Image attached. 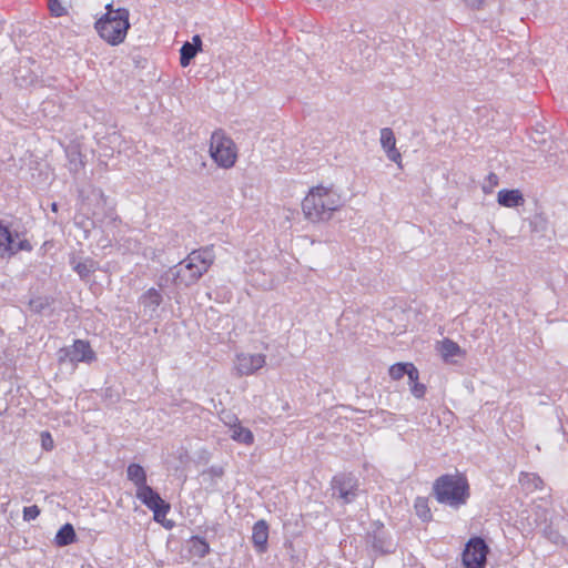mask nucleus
Instances as JSON below:
<instances>
[{"label":"nucleus","instance_id":"f257e3e1","mask_svg":"<svg viewBox=\"0 0 568 568\" xmlns=\"http://www.w3.org/2000/svg\"><path fill=\"white\" fill-rule=\"evenodd\" d=\"M343 205L342 196L333 187L323 184L311 187L301 204L305 220L313 224L331 220Z\"/></svg>","mask_w":568,"mask_h":568},{"label":"nucleus","instance_id":"f03ea898","mask_svg":"<svg viewBox=\"0 0 568 568\" xmlns=\"http://www.w3.org/2000/svg\"><path fill=\"white\" fill-rule=\"evenodd\" d=\"M104 9L105 12L94 22V30L109 45H120L131 28L130 11L126 8H114L113 3L105 4Z\"/></svg>","mask_w":568,"mask_h":568},{"label":"nucleus","instance_id":"7ed1b4c3","mask_svg":"<svg viewBox=\"0 0 568 568\" xmlns=\"http://www.w3.org/2000/svg\"><path fill=\"white\" fill-rule=\"evenodd\" d=\"M438 503L459 508L469 498V485L460 474H446L438 477L433 486Z\"/></svg>","mask_w":568,"mask_h":568},{"label":"nucleus","instance_id":"20e7f679","mask_svg":"<svg viewBox=\"0 0 568 568\" xmlns=\"http://www.w3.org/2000/svg\"><path fill=\"white\" fill-rule=\"evenodd\" d=\"M214 252L212 248H202L191 252L183 261L178 272L179 278L186 285L195 283L212 265Z\"/></svg>","mask_w":568,"mask_h":568},{"label":"nucleus","instance_id":"39448f33","mask_svg":"<svg viewBox=\"0 0 568 568\" xmlns=\"http://www.w3.org/2000/svg\"><path fill=\"white\" fill-rule=\"evenodd\" d=\"M210 155L220 168L230 169L237 160V148L223 130H216L211 135Z\"/></svg>","mask_w":568,"mask_h":568},{"label":"nucleus","instance_id":"423d86ee","mask_svg":"<svg viewBox=\"0 0 568 568\" xmlns=\"http://www.w3.org/2000/svg\"><path fill=\"white\" fill-rule=\"evenodd\" d=\"M31 242L24 233H12L8 225L0 220V257L10 258L19 252H31Z\"/></svg>","mask_w":568,"mask_h":568},{"label":"nucleus","instance_id":"0eeeda50","mask_svg":"<svg viewBox=\"0 0 568 568\" xmlns=\"http://www.w3.org/2000/svg\"><path fill=\"white\" fill-rule=\"evenodd\" d=\"M136 498L141 500L150 510L153 511V519L162 524L165 528H172V521H165L170 511V505L149 485L136 489Z\"/></svg>","mask_w":568,"mask_h":568},{"label":"nucleus","instance_id":"6e6552de","mask_svg":"<svg viewBox=\"0 0 568 568\" xmlns=\"http://www.w3.org/2000/svg\"><path fill=\"white\" fill-rule=\"evenodd\" d=\"M488 546L480 537L470 538L463 552V564L466 568H485Z\"/></svg>","mask_w":568,"mask_h":568},{"label":"nucleus","instance_id":"1a4fd4ad","mask_svg":"<svg viewBox=\"0 0 568 568\" xmlns=\"http://www.w3.org/2000/svg\"><path fill=\"white\" fill-rule=\"evenodd\" d=\"M59 353L60 363H92L97 359L95 352L92 349L90 342L85 339H74L70 349L61 348Z\"/></svg>","mask_w":568,"mask_h":568},{"label":"nucleus","instance_id":"9d476101","mask_svg":"<svg viewBox=\"0 0 568 568\" xmlns=\"http://www.w3.org/2000/svg\"><path fill=\"white\" fill-rule=\"evenodd\" d=\"M266 364L264 354L239 353L234 361V371L237 376L253 375Z\"/></svg>","mask_w":568,"mask_h":568},{"label":"nucleus","instance_id":"9b49d317","mask_svg":"<svg viewBox=\"0 0 568 568\" xmlns=\"http://www.w3.org/2000/svg\"><path fill=\"white\" fill-rule=\"evenodd\" d=\"M367 542L379 554H389L395 550L394 542L387 538L383 524L374 523L372 531L367 532Z\"/></svg>","mask_w":568,"mask_h":568},{"label":"nucleus","instance_id":"f8f14e48","mask_svg":"<svg viewBox=\"0 0 568 568\" xmlns=\"http://www.w3.org/2000/svg\"><path fill=\"white\" fill-rule=\"evenodd\" d=\"M381 144L388 160L400 165L402 154L396 149V139L392 129L384 128L381 130Z\"/></svg>","mask_w":568,"mask_h":568},{"label":"nucleus","instance_id":"ddd939ff","mask_svg":"<svg viewBox=\"0 0 568 568\" xmlns=\"http://www.w3.org/2000/svg\"><path fill=\"white\" fill-rule=\"evenodd\" d=\"M268 525L264 519L257 520L253 526L252 542L258 552H264L267 548Z\"/></svg>","mask_w":568,"mask_h":568},{"label":"nucleus","instance_id":"4468645a","mask_svg":"<svg viewBox=\"0 0 568 568\" xmlns=\"http://www.w3.org/2000/svg\"><path fill=\"white\" fill-rule=\"evenodd\" d=\"M389 376L394 381H399L405 375L409 381L418 379L419 372L413 363H397L389 367Z\"/></svg>","mask_w":568,"mask_h":568},{"label":"nucleus","instance_id":"2eb2a0df","mask_svg":"<svg viewBox=\"0 0 568 568\" xmlns=\"http://www.w3.org/2000/svg\"><path fill=\"white\" fill-rule=\"evenodd\" d=\"M497 202L505 207H517L525 203L523 193L519 190L503 189L497 194Z\"/></svg>","mask_w":568,"mask_h":568},{"label":"nucleus","instance_id":"dca6fc26","mask_svg":"<svg viewBox=\"0 0 568 568\" xmlns=\"http://www.w3.org/2000/svg\"><path fill=\"white\" fill-rule=\"evenodd\" d=\"M128 479L131 480L136 489H141L142 487L148 486L146 485V474L144 468L139 464H130L128 466Z\"/></svg>","mask_w":568,"mask_h":568},{"label":"nucleus","instance_id":"f3484780","mask_svg":"<svg viewBox=\"0 0 568 568\" xmlns=\"http://www.w3.org/2000/svg\"><path fill=\"white\" fill-rule=\"evenodd\" d=\"M519 483L525 490L530 493L537 489H541L544 486L542 479L534 473H521Z\"/></svg>","mask_w":568,"mask_h":568},{"label":"nucleus","instance_id":"a211bd4d","mask_svg":"<svg viewBox=\"0 0 568 568\" xmlns=\"http://www.w3.org/2000/svg\"><path fill=\"white\" fill-rule=\"evenodd\" d=\"M72 8V1L48 0V10L51 17L61 18L69 14Z\"/></svg>","mask_w":568,"mask_h":568},{"label":"nucleus","instance_id":"6ab92c4d","mask_svg":"<svg viewBox=\"0 0 568 568\" xmlns=\"http://www.w3.org/2000/svg\"><path fill=\"white\" fill-rule=\"evenodd\" d=\"M77 535L71 524L63 525L55 535V544L60 547L75 541Z\"/></svg>","mask_w":568,"mask_h":568},{"label":"nucleus","instance_id":"aec40b11","mask_svg":"<svg viewBox=\"0 0 568 568\" xmlns=\"http://www.w3.org/2000/svg\"><path fill=\"white\" fill-rule=\"evenodd\" d=\"M232 438L235 442L245 444V445H252L254 442V435L253 433L246 428L243 427L240 423L234 424L232 426Z\"/></svg>","mask_w":568,"mask_h":568},{"label":"nucleus","instance_id":"412c9836","mask_svg":"<svg viewBox=\"0 0 568 568\" xmlns=\"http://www.w3.org/2000/svg\"><path fill=\"white\" fill-rule=\"evenodd\" d=\"M439 352L445 359L454 356H462L464 354L460 346L449 338H445L440 342Z\"/></svg>","mask_w":568,"mask_h":568},{"label":"nucleus","instance_id":"4be33fe9","mask_svg":"<svg viewBox=\"0 0 568 568\" xmlns=\"http://www.w3.org/2000/svg\"><path fill=\"white\" fill-rule=\"evenodd\" d=\"M191 541V554L193 556H196L199 558H204L210 552V545L209 542L199 536H193L190 539Z\"/></svg>","mask_w":568,"mask_h":568},{"label":"nucleus","instance_id":"5701e85b","mask_svg":"<svg viewBox=\"0 0 568 568\" xmlns=\"http://www.w3.org/2000/svg\"><path fill=\"white\" fill-rule=\"evenodd\" d=\"M98 268V263L92 258H85L84 261L78 262L74 265V271L81 278L88 277Z\"/></svg>","mask_w":568,"mask_h":568},{"label":"nucleus","instance_id":"b1692460","mask_svg":"<svg viewBox=\"0 0 568 568\" xmlns=\"http://www.w3.org/2000/svg\"><path fill=\"white\" fill-rule=\"evenodd\" d=\"M162 302V295L156 288L148 290L143 295L145 306L158 307Z\"/></svg>","mask_w":568,"mask_h":568},{"label":"nucleus","instance_id":"393cba45","mask_svg":"<svg viewBox=\"0 0 568 568\" xmlns=\"http://www.w3.org/2000/svg\"><path fill=\"white\" fill-rule=\"evenodd\" d=\"M197 49L195 45L186 42L181 48V58L180 62L182 67H186L190 63V60L195 57Z\"/></svg>","mask_w":568,"mask_h":568},{"label":"nucleus","instance_id":"a878e982","mask_svg":"<svg viewBox=\"0 0 568 568\" xmlns=\"http://www.w3.org/2000/svg\"><path fill=\"white\" fill-rule=\"evenodd\" d=\"M415 510L419 518L427 521L432 518V513L425 498H417L415 501Z\"/></svg>","mask_w":568,"mask_h":568},{"label":"nucleus","instance_id":"bb28decb","mask_svg":"<svg viewBox=\"0 0 568 568\" xmlns=\"http://www.w3.org/2000/svg\"><path fill=\"white\" fill-rule=\"evenodd\" d=\"M410 392L416 398H423L426 393V386L418 382V379L409 381Z\"/></svg>","mask_w":568,"mask_h":568},{"label":"nucleus","instance_id":"cd10ccee","mask_svg":"<svg viewBox=\"0 0 568 568\" xmlns=\"http://www.w3.org/2000/svg\"><path fill=\"white\" fill-rule=\"evenodd\" d=\"M40 515V508L37 505L23 508V519L27 521L36 519Z\"/></svg>","mask_w":568,"mask_h":568},{"label":"nucleus","instance_id":"c85d7f7f","mask_svg":"<svg viewBox=\"0 0 568 568\" xmlns=\"http://www.w3.org/2000/svg\"><path fill=\"white\" fill-rule=\"evenodd\" d=\"M41 437H42V445H43V447H44L47 450L52 449V447H53V440H52V437H51L50 433L44 432V433H42Z\"/></svg>","mask_w":568,"mask_h":568},{"label":"nucleus","instance_id":"c756f323","mask_svg":"<svg viewBox=\"0 0 568 568\" xmlns=\"http://www.w3.org/2000/svg\"><path fill=\"white\" fill-rule=\"evenodd\" d=\"M498 176L495 174V173H490L488 176H487V182L489 183V186L490 187H494L498 184Z\"/></svg>","mask_w":568,"mask_h":568},{"label":"nucleus","instance_id":"7c9ffc66","mask_svg":"<svg viewBox=\"0 0 568 568\" xmlns=\"http://www.w3.org/2000/svg\"><path fill=\"white\" fill-rule=\"evenodd\" d=\"M484 0H464V2L470 8H479Z\"/></svg>","mask_w":568,"mask_h":568},{"label":"nucleus","instance_id":"2f4dec72","mask_svg":"<svg viewBox=\"0 0 568 568\" xmlns=\"http://www.w3.org/2000/svg\"><path fill=\"white\" fill-rule=\"evenodd\" d=\"M57 210H58V205H57V203H53L52 204V211L57 212Z\"/></svg>","mask_w":568,"mask_h":568},{"label":"nucleus","instance_id":"473e14b6","mask_svg":"<svg viewBox=\"0 0 568 568\" xmlns=\"http://www.w3.org/2000/svg\"><path fill=\"white\" fill-rule=\"evenodd\" d=\"M193 40L196 41V42H200L199 36H195Z\"/></svg>","mask_w":568,"mask_h":568}]
</instances>
